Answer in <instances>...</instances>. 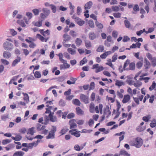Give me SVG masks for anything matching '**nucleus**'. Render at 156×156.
I'll use <instances>...</instances> for the list:
<instances>
[{
    "label": "nucleus",
    "mask_w": 156,
    "mask_h": 156,
    "mask_svg": "<svg viewBox=\"0 0 156 156\" xmlns=\"http://www.w3.org/2000/svg\"><path fill=\"white\" fill-rule=\"evenodd\" d=\"M130 62V61L129 59L126 60L124 63L123 69L121 70L120 68H119L120 71L122 72L123 71V70H125L126 69V68L128 65L129 64V65Z\"/></svg>",
    "instance_id": "obj_12"
},
{
    "label": "nucleus",
    "mask_w": 156,
    "mask_h": 156,
    "mask_svg": "<svg viewBox=\"0 0 156 156\" xmlns=\"http://www.w3.org/2000/svg\"><path fill=\"white\" fill-rule=\"evenodd\" d=\"M125 26L127 28H129L130 26L129 22L128 20H125L124 21Z\"/></svg>",
    "instance_id": "obj_54"
},
{
    "label": "nucleus",
    "mask_w": 156,
    "mask_h": 156,
    "mask_svg": "<svg viewBox=\"0 0 156 156\" xmlns=\"http://www.w3.org/2000/svg\"><path fill=\"white\" fill-rule=\"evenodd\" d=\"M12 138L16 141H19L22 139V137L19 134H16V136L14 137L13 136L11 137Z\"/></svg>",
    "instance_id": "obj_21"
},
{
    "label": "nucleus",
    "mask_w": 156,
    "mask_h": 156,
    "mask_svg": "<svg viewBox=\"0 0 156 156\" xmlns=\"http://www.w3.org/2000/svg\"><path fill=\"white\" fill-rule=\"evenodd\" d=\"M155 96L154 95H151V96H150L149 102L150 103H152L154 100Z\"/></svg>",
    "instance_id": "obj_47"
},
{
    "label": "nucleus",
    "mask_w": 156,
    "mask_h": 156,
    "mask_svg": "<svg viewBox=\"0 0 156 156\" xmlns=\"http://www.w3.org/2000/svg\"><path fill=\"white\" fill-rule=\"evenodd\" d=\"M76 129H73L69 131V133L72 135H73L77 137H78L80 136V131H76Z\"/></svg>",
    "instance_id": "obj_6"
},
{
    "label": "nucleus",
    "mask_w": 156,
    "mask_h": 156,
    "mask_svg": "<svg viewBox=\"0 0 156 156\" xmlns=\"http://www.w3.org/2000/svg\"><path fill=\"white\" fill-rule=\"evenodd\" d=\"M75 121V119H73L70 120L69 121V123L70 125V129L75 128L77 127L76 124L74 122Z\"/></svg>",
    "instance_id": "obj_10"
},
{
    "label": "nucleus",
    "mask_w": 156,
    "mask_h": 156,
    "mask_svg": "<svg viewBox=\"0 0 156 156\" xmlns=\"http://www.w3.org/2000/svg\"><path fill=\"white\" fill-rule=\"evenodd\" d=\"M18 59H16L14 60L12 63V66H15L21 60V58L20 57L17 56Z\"/></svg>",
    "instance_id": "obj_19"
},
{
    "label": "nucleus",
    "mask_w": 156,
    "mask_h": 156,
    "mask_svg": "<svg viewBox=\"0 0 156 156\" xmlns=\"http://www.w3.org/2000/svg\"><path fill=\"white\" fill-rule=\"evenodd\" d=\"M80 100L83 102L85 104L89 103L88 97L83 94H81L80 96Z\"/></svg>",
    "instance_id": "obj_4"
},
{
    "label": "nucleus",
    "mask_w": 156,
    "mask_h": 156,
    "mask_svg": "<svg viewBox=\"0 0 156 156\" xmlns=\"http://www.w3.org/2000/svg\"><path fill=\"white\" fill-rule=\"evenodd\" d=\"M95 87V84L94 82H91L89 87V90H93L94 89Z\"/></svg>",
    "instance_id": "obj_51"
},
{
    "label": "nucleus",
    "mask_w": 156,
    "mask_h": 156,
    "mask_svg": "<svg viewBox=\"0 0 156 156\" xmlns=\"http://www.w3.org/2000/svg\"><path fill=\"white\" fill-rule=\"evenodd\" d=\"M89 38L90 40H93L95 39L96 37V35L93 32H90L89 34Z\"/></svg>",
    "instance_id": "obj_25"
},
{
    "label": "nucleus",
    "mask_w": 156,
    "mask_h": 156,
    "mask_svg": "<svg viewBox=\"0 0 156 156\" xmlns=\"http://www.w3.org/2000/svg\"><path fill=\"white\" fill-rule=\"evenodd\" d=\"M112 9L114 11L117 12L119 11L120 8L118 6H113L112 7Z\"/></svg>",
    "instance_id": "obj_44"
},
{
    "label": "nucleus",
    "mask_w": 156,
    "mask_h": 156,
    "mask_svg": "<svg viewBox=\"0 0 156 156\" xmlns=\"http://www.w3.org/2000/svg\"><path fill=\"white\" fill-rule=\"evenodd\" d=\"M150 127L151 128H154L156 126V120L155 119H153L151 122L150 124Z\"/></svg>",
    "instance_id": "obj_29"
},
{
    "label": "nucleus",
    "mask_w": 156,
    "mask_h": 156,
    "mask_svg": "<svg viewBox=\"0 0 156 156\" xmlns=\"http://www.w3.org/2000/svg\"><path fill=\"white\" fill-rule=\"evenodd\" d=\"M43 13L41 14V17L42 19L46 18L50 14V10L47 8H43L42 9Z\"/></svg>",
    "instance_id": "obj_3"
},
{
    "label": "nucleus",
    "mask_w": 156,
    "mask_h": 156,
    "mask_svg": "<svg viewBox=\"0 0 156 156\" xmlns=\"http://www.w3.org/2000/svg\"><path fill=\"white\" fill-rule=\"evenodd\" d=\"M36 36L41 41H44L45 38L40 34H37Z\"/></svg>",
    "instance_id": "obj_49"
},
{
    "label": "nucleus",
    "mask_w": 156,
    "mask_h": 156,
    "mask_svg": "<svg viewBox=\"0 0 156 156\" xmlns=\"http://www.w3.org/2000/svg\"><path fill=\"white\" fill-rule=\"evenodd\" d=\"M67 51L72 55H74L76 53V51L73 50L70 48H68L67 49Z\"/></svg>",
    "instance_id": "obj_39"
},
{
    "label": "nucleus",
    "mask_w": 156,
    "mask_h": 156,
    "mask_svg": "<svg viewBox=\"0 0 156 156\" xmlns=\"http://www.w3.org/2000/svg\"><path fill=\"white\" fill-rule=\"evenodd\" d=\"M151 118V115H147L146 116H144L143 117L142 119L145 122H148L150 119Z\"/></svg>",
    "instance_id": "obj_26"
},
{
    "label": "nucleus",
    "mask_w": 156,
    "mask_h": 156,
    "mask_svg": "<svg viewBox=\"0 0 156 156\" xmlns=\"http://www.w3.org/2000/svg\"><path fill=\"white\" fill-rule=\"evenodd\" d=\"M143 141L142 139L137 137L133 140L129 142L130 145L134 146L136 148H140L143 144Z\"/></svg>",
    "instance_id": "obj_1"
},
{
    "label": "nucleus",
    "mask_w": 156,
    "mask_h": 156,
    "mask_svg": "<svg viewBox=\"0 0 156 156\" xmlns=\"http://www.w3.org/2000/svg\"><path fill=\"white\" fill-rule=\"evenodd\" d=\"M59 105L60 106H64L66 105V102L62 99H61L59 101Z\"/></svg>",
    "instance_id": "obj_42"
},
{
    "label": "nucleus",
    "mask_w": 156,
    "mask_h": 156,
    "mask_svg": "<svg viewBox=\"0 0 156 156\" xmlns=\"http://www.w3.org/2000/svg\"><path fill=\"white\" fill-rule=\"evenodd\" d=\"M48 116L50 118V121L53 122H55L57 121V118L55 116H53L51 114H49Z\"/></svg>",
    "instance_id": "obj_22"
},
{
    "label": "nucleus",
    "mask_w": 156,
    "mask_h": 156,
    "mask_svg": "<svg viewBox=\"0 0 156 156\" xmlns=\"http://www.w3.org/2000/svg\"><path fill=\"white\" fill-rule=\"evenodd\" d=\"M63 37L64 38L63 42V44H64L66 42L69 41L71 38V37L67 34H65L63 35Z\"/></svg>",
    "instance_id": "obj_11"
},
{
    "label": "nucleus",
    "mask_w": 156,
    "mask_h": 156,
    "mask_svg": "<svg viewBox=\"0 0 156 156\" xmlns=\"http://www.w3.org/2000/svg\"><path fill=\"white\" fill-rule=\"evenodd\" d=\"M143 60L142 61H139L136 64V68L137 69H140L143 66Z\"/></svg>",
    "instance_id": "obj_30"
},
{
    "label": "nucleus",
    "mask_w": 156,
    "mask_h": 156,
    "mask_svg": "<svg viewBox=\"0 0 156 156\" xmlns=\"http://www.w3.org/2000/svg\"><path fill=\"white\" fill-rule=\"evenodd\" d=\"M46 118L44 119V122H42V124H44V125H47L48 124L49 122V121L50 120V119L48 118L46 116Z\"/></svg>",
    "instance_id": "obj_62"
},
{
    "label": "nucleus",
    "mask_w": 156,
    "mask_h": 156,
    "mask_svg": "<svg viewBox=\"0 0 156 156\" xmlns=\"http://www.w3.org/2000/svg\"><path fill=\"white\" fill-rule=\"evenodd\" d=\"M22 94L24 96V100L27 101V103H28L29 101V97L28 94H27L25 93L24 92H23Z\"/></svg>",
    "instance_id": "obj_32"
},
{
    "label": "nucleus",
    "mask_w": 156,
    "mask_h": 156,
    "mask_svg": "<svg viewBox=\"0 0 156 156\" xmlns=\"http://www.w3.org/2000/svg\"><path fill=\"white\" fill-rule=\"evenodd\" d=\"M77 23L80 26L83 25L85 21L83 20H76Z\"/></svg>",
    "instance_id": "obj_55"
},
{
    "label": "nucleus",
    "mask_w": 156,
    "mask_h": 156,
    "mask_svg": "<svg viewBox=\"0 0 156 156\" xmlns=\"http://www.w3.org/2000/svg\"><path fill=\"white\" fill-rule=\"evenodd\" d=\"M27 131V129L23 127L22 128L20 129L19 130V132L20 133H21L23 134H24L26 133V131Z\"/></svg>",
    "instance_id": "obj_56"
},
{
    "label": "nucleus",
    "mask_w": 156,
    "mask_h": 156,
    "mask_svg": "<svg viewBox=\"0 0 156 156\" xmlns=\"http://www.w3.org/2000/svg\"><path fill=\"white\" fill-rule=\"evenodd\" d=\"M145 128L142 126L140 125L136 128V130L139 132L142 131L145 129Z\"/></svg>",
    "instance_id": "obj_45"
},
{
    "label": "nucleus",
    "mask_w": 156,
    "mask_h": 156,
    "mask_svg": "<svg viewBox=\"0 0 156 156\" xmlns=\"http://www.w3.org/2000/svg\"><path fill=\"white\" fill-rule=\"evenodd\" d=\"M144 66L145 69H147L150 68L151 66L150 62L146 58H145L144 60Z\"/></svg>",
    "instance_id": "obj_9"
},
{
    "label": "nucleus",
    "mask_w": 156,
    "mask_h": 156,
    "mask_svg": "<svg viewBox=\"0 0 156 156\" xmlns=\"http://www.w3.org/2000/svg\"><path fill=\"white\" fill-rule=\"evenodd\" d=\"M34 76L36 78H40L41 77V75L40 73L37 71L35 72Z\"/></svg>",
    "instance_id": "obj_41"
},
{
    "label": "nucleus",
    "mask_w": 156,
    "mask_h": 156,
    "mask_svg": "<svg viewBox=\"0 0 156 156\" xmlns=\"http://www.w3.org/2000/svg\"><path fill=\"white\" fill-rule=\"evenodd\" d=\"M75 116V114L73 113H71L68 114L67 115V117L68 119H70L73 118Z\"/></svg>",
    "instance_id": "obj_57"
},
{
    "label": "nucleus",
    "mask_w": 156,
    "mask_h": 156,
    "mask_svg": "<svg viewBox=\"0 0 156 156\" xmlns=\"http://www.w3.org/2000/svg\"><path fill=\"white\" fill-rule=\"evenodd\" d=\"M104 49V46H103L100 45L97 49L96 51L98 52H101L103 51Z\"/></svg>",
    "instance_id": "obj_53"
},
{
    "label": "nucleus",
    "mask_w": 156,
    "mask_h": 156,
    "mask_svg": "<svg viewBox=\"0 0 156 156\" xmlns=\"http://www.w3.org/2000/svg\"><path fill=\"white\" fill-rule=\"evenodd\" d=\"M1 62L5 65H8L9 63V61L3 59H1Z\"/></svg>",
    "instance_id": "obj_64"
},
{
    "label": "nucleus",
    "mask_w": 156,
    "mask_h": 156,
    "mask_svg": "<svg viewBox=\"0 0 156 156\" xmlns=\"http://www.w3.org/2000/svg\"><path fill=\"white\" fill-rule=\"evenodd\" d=\"M88 24L89 26L93 28L94 27V22L92 20H89L88 22Z\"/></svg>",
    "instance_id": "obj_59"
},
{
    "label": "nucleus",
    "mask_w": 156,
    "mask_h": 156,
    "mask_svg": "<svg viewBox=\"0 0 156 156\" xmlns=\"http://www.w3.org/2000/svg\"><path fill=\"white\" fill-rule=\"evenodd\" d=\"M128 154H129L127 152L124 150H122L120 151L119 153V155H128Z\"/></svg>",
    "instance_id": "obj_40"
},
{
    "label": "nucleus",
    "mask_w": 156,
    "mask_h": 156,
    "mask_svg": "<svg viewBox=\"0 0 156 156\" xmlns=\"http://www.w3.org/2000/svg\"><path fill=\"white\" fill-rule=\"evenodd\" d=\"M123 97L122 102L124 104L128 102L129 101L131 98L130 95L128 94L125 95Z\"/></svg>",
    "instance_id": "obj_7"
},
{
    "label": "nucleus",
    "mask_w": 156,
    "mask_h": 156,
    "mask_svg": "<svg viewBox=\"0 0 156 156\" xmlns=\"http://www.w3.org/2000/svg\"><path fill=\"white\" fill-rule=\"evenodd\" d=\"M26 15L29 19H31L33 16L32 13L29 12H27L26 13Z\"/></svg>",
    "instance_id": "obj_50"
},
{
    "label": "nucleus",
    "mask_w": 156,
    "mask_h": 156,
    "mask_svg": "<svg viewBox=\"0 0 156 156\" xmlns=\"http://www.w3.org/2000/svg\"><path fill=\"white\" fill-rule=\"evenodd\" d=\"M3 46L5 50L9 51H11L13 48V44L8 41L5 42L3 44Z\"/></svg>",
    "instance_id": "obj_2"
},
{
    "label": "nucleus",
    "mask_w": 156,
    "mask_h": 156,
    "mask_svg": "<svg viewBox=\"0 0 156 156\" xmlns=\"http://www.w3.org/2000/svg\"><path fill=\"white\" fill-rule=\"evenodd\" d=\"M118 35V32L115 30H114L112 33V36L115 38H116L117 37Z\"/></svg>",
    "instance_id": "obj_58"
},
{
    "label": "nucleus",
    "mask_w": 156,
    "mask_h": 156,
    "mask_svg": "<svg viewBox=\"0 0 156 156\" xmlns=\"http://www.w3.org/2000/svg\"><path fill=\"white\" fill-rule=\"evenodd\" d=\"M76 114L78 115H83L84 114L83 111L79 107L76 108Z\"/></svg>",
    "instance_id": "obj_14"
},
{
    "label": "nucleus",
    "mask_w": 156,
    "mask_h": 156,
    "mask_svg": "<svg viewBox=\"0 0 156 156\" xmlns=\"http://www.w3.org/2000/svg\"><path fill=\"white\" fill-rule=\"evenodd\" d=\"M82 40L80 38H77L75 40V43L78 47L80 46L82 43Z\"/></svg>",
    "instance_id": "obj_27"
},
{
    "label": "nucleus",
    "mask_w": 156,
    "mask_h": 156,
    "mask_svg": "<svg viewBox=\"0 0 156 156\" xmlns=\"http://www.w3.org/2000/svg\"><path fill=\"white\" fill-rule=\"evenodd\" d=\"M142 85V83L141 82L139 81H137L136 82H134L133 84V85L135 87L137 88L140 87Z\"/></svg>",
    "instance_id": "obj_33"
},
{
    "label": "nucleus",
    "mask_w": 156,
    "mask_h": 156,
    "mask_svg": "<svg viewBox=\"0 0 156 156\" xmlns=\"http://www.w3.org/2000/svg\"><path fill=\"white\" fill-rule=\"evenodd\" d=\"M130 40L129 38L127 36H125L123 37L122 41L124 42H126Z\"/></svg>",
    "instance_id": "obj_61"
},
{
    "label": "nucleus",
    "mask_w": 156,
    "mask_h": 156,
    "mask_svg": "<svg viewBox=\"0 0 156 156\" xmlns=\"http://www.w3.org/2000/svg\"><path fill=\"white\" fill-rule=\"evenodd\" d=\"M135 69V64L134 62H131L129 65V69L131 70H134Z\"/></svg>",
    "instance_id": "obj_34"
},
{
    "label": "nucleus",
    "mask_w": 156,
    "mask_h": 156,
    "mask_svg": "<svg viewBox=\"0 0 156 156\" xmlns=\"http://www.w3.org/2000/svg\"><path fill=\"white\" fill-rule=\"evenodd\" d=\"M85 43L86 47L87 48H89L92 46L91 43L88 40H85Z\"/></svg>",
    "instance_id": "obj_28"
},
{
    "label": "nucleus",
    "mask_w": 156,
    "mask_h": 156,
    "mask_svg": "<svg viewBox=\"0 0 156 156\" xmlns=\"http://www.w3.org/2000/svg\"><path fill=\"white\" fill-rule=\"evenodd\" d=\"M73 103L78 106H80L81 104V102L80 101L77 99H73L72 101Z\"/></svg>",
    "instance_id": "obj_23"
},
{
    "label": "nucleus",
    "mask_w": 156,
    "mask_h": 156,
    "mask_svg": "<svg viewBox=\"0 0 156 156\" xmlns=\"http://www.w3.org/2000/svg\"><path fill=\"white\" fill-rule=\"evenodd\" d=\"M87 62V60L86 59V57H84L82 60H81L80 62V65L81 66L83 65L85 63Z\"/></svg>",
    "instance_id": "obj_48"
},
{
    "label": "nucleus",
    "mask_w": 156,
    "mask_h": 156,
    "mask_svg": "<svg viewBox=\"0 0 156 156\" xmlns=\"http://www.w3.org/2000/svg\"><path fill=\"white\" fill-rule=\"evenodd\" d=\"M125 84V82L121 80H117L115 81V85L119 87H120L122 86H124Z\"/></svg>",
    "instance_id": "obj_13"
},
{
    "label": "nucleus",
    "mask_w": 156,
    "mask_h": 156,
    "mask_svg": "<svg viewBox=\"0 0 156 156\" xmlns=\"http://www.w3.org/2000/svg\"><path fill=\"white\" fill-rule=\"evenodd\" d=\"M83 147H82L81 149L80 147L78 144L76 145L74 147V149L78 151H80L81 149H82L83 148Z\"/></svg>",
    "instance_id": "obj_52"
},
{
    "label": "nucleus",
    "mask_w": 156,
    "mask_h": 156,
    "mask_svg": "<svg viewBox=\"0 0 156 156\" xmlns=\"http://www.w3.org/2000/svg\"><path fill=\"white\" fill-rule=\"evenodd\" d=\"M52 11L53 13H55L56 12V7L55 5L51 4L50 5Z\"/></svg>",
    "instance_id": "obj_60"
},
{
    "label": "nucleus",
    "mask_w": 156,
    "mask_h": 156,
    "mask_svg": "<svg viewBox=\"0 0 156 156\" xmlns=\"http://www.w3.org/2000/svg\"><path fill=\"white\" fill-rule=\"evenodd\" d=\"M156 86V83L154 81H153L151 85L149 87V90L151 91L154 89Z\"/></svg>",
    "instance_id": "obj_36"
},
{
    "label": "nucleus",
    "mask_w": 156,
    "mask_h": 156,
    "mask_svg": "<svg viewBox=\"0 0 156 156\" xmlns=\"http://www.w3.org/2000/svg\"><path fill=\"white\" fill-rule=\"evenodd\" d=\"M32 12L35 15H37L39 13V11L38 9H34L32 10Z\"/></svg>",
    "instance_id": "obj_63"
},
{
    "label": "nucleus",
    "mask_w": 156,
    "mask_h": 156,
    "mask_svg": "<svg viewBox=\"0 0 156 156\" xmlns=\"http://www.w3.org/2000/svg\"><path fill=\"white\" fill-rule=\"evenodd\" d=\"M93 5L91 1H89L87 3L84 5V9L86 10L90 9Z\"/></svg>",
    "instance_id": "obj_15"
},
{
    "label": "nucleus",
    "mask_w": 156,
    "mask_h": 156,
    "mask_svg": "<svg viewBox=\"0 0 156 156\" xmlns=\"http://www.w3.org/2000/svg\"><path fill=\"white\" fill-rule=\"evenodd\" d=\"M24 154V153L22 151H17L14 153L13 156H23Z\"/></svg>",
    "instance_id": "obj_20"
},
{
    "label": "nucleus",
    "mask_w": 156,
    "mask_h": 156,
    "mask_svg": "<svg viewBox=\"0 0 156 156\" xmlns=\"http://www.w3.org/2000/svg\"><path fill=\"white\" fill-rule=\"evenodd\" d=\"M42 20H41V21L37 22L34 21L32 23L34 26L39 27L41 26L42 25Z\"/></svg>",
    "instance_id": "obj_18"
},
{
    "label": "nucleus",
    "mask_w": 156,
    "mask_h": 156,
    "mask_svg": "<svg viewBox=\"0 0 156 156\" xmlns=\"http://www.w3.org/2000/svg\"><path fill=\"white\" fill-rule=\"evenodd\" d=\"M66 79V77L64 76H62L58 77L57 79V80L59 82H63Z\"/></svg>",
    "instance_id": "obj_46"
},
{
    "label": "nucleus",
    "mask_w": 156,
    "mask_h": 156,
    "mask_svg": "<svg viewBox=\"0 0 156 156\" xmlns=\"http://www.w3.org/2000/svg\"><path fill=\"white\" fill-rule=\"evenodd\" d=\"M94 105L93 103H91L90 105V112L93 113L94 111Z\"/></svg>",
    "instance_id": "obj_38"
},
{
    "label": "nucleus",
    "mask_w": 156,
    "mask_h": 156,
    "mask_svg": "<svg viewBox=\"0 0 156 156\" xmlns=\"http://www.w3.org/2000/svg\"><path fill=\"white\" fill-rule=\"evenodd\" d=\"M152 66L154 67L156 66V58L154 57L151 61Z\"/></svg>",
    "instance_id": "obj_43"
},
{
    "label": "nucleus",
    "mask_w": 156,
    "mask_h": 156,
    "mask_svg": "<svg viewBox=\"0 0 156 156\" xmlns=\"http://www.w3.org/2000/svg\"><path fill=\"white\" fill-rule=\"evenodd\" d=\"M127 92L131 96H132L136 94L137 90L136 89H133L132 90L130 87H129L127 90Z\"/></svg>",
    "instance_id": "obj_8"
},
{
    "label": "nucleus",
    "mask_w": 156,
    "mask_h": 156,
    "mask_svg": "<svg viewBox=\"0 0 156 156\" xmlns=\"http://www.w3.org/2000/svg\"><path fill=\"white\" fill-rule=\"evenodd\" d=\"M11 53L7 51H4L3 53V57L6 58H9L11 56Z\"/></svg>",
    "instance_id": "obj_16"
},
{
    "label": "nucleus",
    "mask_w": 156,
    "mask_h": 156,
    "mask_svg": "<svg viewBox=\"0 0 156 156\" xmlns=\"http://www.w3.org/2000/svg\"><path fill=\"white\" fill-rule=\"evenodd\" d=\"M96 69L95 72L96 73H98L101 71L103 70V68L102 66H100L99 67L98 64H96L93 65L92 69Z\"/></svg>",
    "instance_id": "obj_5"
},
{
    "label": "nucleus",
    "mask_w": 156,
    "mask_h": 156,
    "mask_svg": "<svg viewBox=\"0 0 156 156\" xmlns=\"http://www.w3.org/2000/svg\"><path fill=\"white\" fill-rule=\"evenodd\" d=\"M35 129V127H32L28 129V132L27 133V134H30L32 135H33L35 133L34 130Z\"/></svg>",
    "instance_id": "obj_31"
},
{
    "label": "nucleus",
    "mask_w": 156,
    "mask_h": 156,
    "mask_svg": "<svg viewBox=\"0 0 156 156\" xmlns=\"http://www.w3.org/2000/svg\"><path fill=\"white\" fill-rule=\"evenodd\" d=\"M52 129H51V130L49 132L52 133V136L54 137L55 135V133L56 131L57 128L56 126H52Z\"/></svg>",
    "instance_id": "obj_24"
},
{
    "label": "nucleus",
    "mask_w": 156,
    "mask_h": 156,
    "mask_svg": "<svg viewBox=\"0 0 156 156\" xmlns=\"http://www.w3.org/2000/svg\"><path fill=\"white\" fill-rule=\"evenodd\" d=\"M17 23L23 27L26 26V25L24 23L23 20H17Z\"/></svg>",
    "instance_id": "obj_35"
},
{
    "label": "nucleus",
    "mask_w": 156,
    "mask_h": 156,
    "mask_svg": "<svg viewBox=\"0 0 156 156\" xmlns=\"http://www.w3.org/2000/svg\"><path fill=\"white\" fill-rule=\"evenodd\" d=\"M12 141V140L10 139H5V140H4L2 141V144L3 145H5L8 143H10Z\"/></svg>",
    "instance_id": "obj_37"
},
{
    "label": "nucleus",
    "mask_w": 156,
    "mask_h": 156,
    "mask_svg": "<svg viewBox=\"0 0 156 156\" xmlns=\"http://www.w3.org/2000/svg\"><path fill=\"white\" fill-rule=\"evenodd\" d=\"M140 9L138 5L137 4L135 5L133 7V11L132 12L133 14L136 13V12L139 11Z\"/></svg>",
    "instance_id": "obj_17"
}]
</instances>
